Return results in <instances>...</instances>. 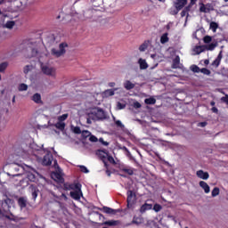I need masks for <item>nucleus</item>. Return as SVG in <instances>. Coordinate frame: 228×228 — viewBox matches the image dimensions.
Wrapping results in <instances>:
<instances>
[{"instance_id": "obj_48", "label": "nucleus", "mask_w": 228, "mask_h": 228, "mask_svg": "<svg viewBox=\"0 0 228 228\" xmlns=\"http://www.w3.org/2000/svg\"><path fill=\"white\" fill-rule=\"evenodd\" d=\"M107 159H108V162L109 163H112V165H115V159H113V157L112 156H110V155H109L108 157H107Z\"/></svg>"}, {"instance_id": "obj_54", "label": "nucleus", "mask_w": 228, "mask_h": 228, "mask_svg": "<svg viewBox=\"0 0 228 228\" xmlns=\"http://www.w3.org/2000/svg\"><path fill=\"white\" fill-rule=\"evenodd\" d=\"M206 126H208V122H206V121L199 123L200 127H206Z\"/></svg>"}, {"instance_id": "obj_50", "label": "nucleus", "mask_w": 228, "mask_h": 228, "mask_svg": "<svg viewBox=\"0 0 228 228\" xmlns=\"http://www.w3.org/2000/svg\"><path fill=\"white\" fill-rule=\"evenodd\" d=\"M134 108H135V110H138V109L142 108V103L138 102H134Z\"/></svg>"}, {"instance_id": "obj_39", "label": "nucleus", "mask_w": 228, "mask_h": 228, "mask_svg": "<svg viewBox=\"0 0 228 228\" xmlns=\"http://www.w3.org/2000/svg\"><path fill=\"white\" fill-rule=\"evenodd\" d=\"M113 120H114V122H115L117 127H120V129H124L125 126H124V124H122V121H120V120H116L115 118H113Z\"/></svg>"}, {"instance_id": "obj_5", "label": "nucleus", "mask_w": 228, "mask_h": 228, "mask_svg": "<svg viewBox=\"0 0 228 228\" xmlns=\"http://www.w3.org/2000/svg\"><path fill=\"white\" fill-rule=\"evenodd\" d=\"M81 183H65L63 184V189L66 191H69L70 190H73V191H76L77 190H79V188H81Z\"/></svg>"}, {"instance_id": "obj_44", "label": "nucleus", "mask_w": 228, "mask_h": 228, "mask_svg": "<svg viewBox=\"0 0 228 228\" xmlns=\"http://www.w3.org/2000/svg\"><path fill=\"white\" fill-rule=\"evenodd\" d=\"M89 141H91L92 142L95 143L97 142H99V139L97 138V136L95 135H89Z\"/></svg>"}, {"instance_id": "obj_8", "label": "nucleus", "mask_w": 228, "mask_h": 228, "mask_svg": "<svg viewBox=\"0 0 228 228\" xmlns=\"http://www.w3.org/2000/svg\"><path fill=\"white\" fill-rule=\"evenodd\" d=\"M149 202H152V200H146V202L140 208V213L143 214L146 211H151V209H152V203Z\"/></svg>"}, {"instance_id": "obj_45", "label": "nucleus", "mask_w": 228, "mask_h": 228, "mask_svg": "<svg viewBox=\"0 0 228 228\" xmlns=\"http://www.w3.org/2000/svg\"><path fill=\"white\" fill-rule=\"evenodd\" d=\"M200 12H201L202 13H208L206 5L204 4H201V5L200 7Z\"/></svg>"}, {"instance_id": "obj_18", "label": "nucleus", "mask_w": 228, "mask_h": 228, "mask_svg": "<svg viewBox=\"0 0 228 228\" xmlns=\"http://www.w3.org/2000/svg\"><path fill=\"white\" fill-rule=\"evenodd\" d=\"M102 211H103V213H106L107 215H117V210L109 207H103L102 208Z\"/></svg>"}, {"instance_id": "obj_4", "label": "nucleus", "mask_w": 228, "mask_h": 228, "mask_svg": "<svg viewBox=\"0 0 228 228\" xmlns=\"http://www.w3.org/2000/svg\"><path fill=\"white\" fill-rule=\"evenodd\" d=\"M54 160V157H53V153L51 151H48L43 158L42 164L45 167H50L52 165L53 161Z\"/></svg>"}, {"instance_id": "obj_1", "label": "nucleus", "mask_w": 228, "mask_h": 228, "mask_svg": "<svg viewBox=\"0 0 228 228\" xmlns=\"http://www.w3.org/2000/svg\"><path fill=\"white\" fill-rule=\"evenodd\" d=\"M13 206V200L10 198H6L2 200V209L0 208V216H4L7 220H12V222H16L17 219L12 218L10 216L6 215V213L10 212V209Z\"/></svg>"}, {"instance_id": "obj_43", "label": "nucleus", "mask_w": 228, "mask_h": 228, "mask_svg": "<svg viewBox=\"0 0 228 228\" xmlns=\"http://www.w3.org/2000/svg\"><path fill=\"white\" fill-rule=\"evenodd\" d=\"M83 131H81V127L79 126H75L73 129V133H75V134H81Z\"/></svg>"}, {"instance_id": "obj_63", "label": "nucleus", "mask_w": 228, "mask_h": 228, "mask_svg": "<svg viewBox=\"0 0 228 228\" xmlns=\"http://www.w3.org/2000/svg\"><path fill=\"white\" fill-rule=\"evenodd\" d=\"M216 102L214 101L210 102V106H215Z\"/></svg>"}, {"instance_id": "obj_21", "label": "nucleus", "mask_w": 228, "mask_h": 228, "mask_svg": "<svg viewBox=\"0 0 228 228\" xmlns=\"http://www.w3.org/2000/svg\"><path fill=\"white\" fill-rule=\"evenodd\" d=\"M216 47H218L217 42L211 43L209 45H205V49H207V51H215V48Z\"/></svg>"}, {"instance_id": "obj_10", "label": "nucleus", "mask_w": 228, "mask_h": 228, "mask_svg": "<svg viewBox=\"0 0 228 228\" xmlns=\"http://www.w3.org/2000/svg\"><path fill=\"white\" fill-rule=\"evenodd\" d=\"M188 4V0H175L173 5L175 8H184V6Z\"/></svg>"}, {"instance_id": "obj_46", "label": "nucleus", "mask_w": 228, "mask_h": 228, "mask_svg": "<svg viewBox=\"0 0 228 228\" xmlns=\"http://www.w3.org/2000/svg\"><path fill=\"white\" fill-rule=\"evenodd\" d=\"M99 142H100V143H101L102 145H104L105 147H108V145H110V142L104 141V139H103L102 137H101V138L99 139Z\"/></svg>"}, {"instance_id": "obj_56", "label": "nucleus", "mask_w": 228, "mask_h": 228, "mask_svg": "<svg viewBox=\"0 0 228 228\" xmlns=\"http://www.w3.org/2000/svg\"><path fill=\"white\" fill-rule=\"evenodd\" d=\"M102 162H103V164H104L105 168L108 170L110 165H109L108 162H107L106 160H104V159L102 160Z\"/></svg>"}, {"instance_id": "obj_28", "label": "nucleus", "mask_w": 228, "mask_h": 228, "mask_svg": "<svg viewBox=\"0 0 228 228\" xmlns=\"http://www.w3.org/2000/svg\"><path fill=\"white\" fill-rule=\"evenodd\" d=\"M144 102L145 104H156V99L154 97L146 98Z\"/></svg>"}, {"instance_id": "obj_31", "label": "nucleus", "mask_w": 228, "mask_h": 228, "mask_svg": "<svg viewBox=\"0 0 228 228\" xmlns=\"http://www.w3.org/2000/svg\"><path fill=\"white\" fill-rule=\"evenodd\" d=\"M117 224H118V222L115 221V220L106 221L104 223L105 225H109L110 227L115 226V225H117Z\"/></svg>"}, {"instance_id": "obj_19", "label": "nucleus", "mask_w": 228, "mask_h": 228, "mask_svg": "<svg viewBox=\"0 0 228 228\" xmlns=\"http://www.w3.org/2000/svg\"><path fill=\"white\" fill-rule=\"evenodd\" d=\"M138 63L140 65L141 70H145V69H149V64H147V61H145L143 59H139Z\"/></svg>"}, {"instance_id": "obj_6", "label": "nucleus", "mask_w": 228, "mask_h": 228, "mask_svg": "<svg viewBox=\"0 0 228 228\" xmlns=\"http://www.w3.org/2000/svg\"><path fill=\"white\" fill-rule=\"evenodd\" d=\"M92 115L95 117L96 120H102L106 118V114L102 109H94L92 111Z\"/></svg>"}, {"instance_id": "obj_9", "label": "nucleus", "mask_w": 228, "mask_h": 228, "mask_svg": "<svg viewBox=\"0 0 228 228\" xmlns=\"http://www.w3.org/2000/svg\"><path fill=\"white\" fill-rule=\"evenodd\" d=\"M43 74H45L46 76H52V77H54L56 76V71L53 68H49L47 66H44L42 68Z\"/></svg>"}, {"instance_id": "obj_20", "label": "nucleus", "mask_w": 228, "mask_h": 228, "mask_svg": "<svg viewBox=\"0 0 228 228\" xmlns=\"http://www.w3.org/2000/svg\"><path fill=\"white\" fill-rule=\"evenodd\" d=\"M123 86L126 90H133V88H134L135 86V85L132 83L130 80H126Z\"/></svg>"}, {"instance_id": "obj_36", "label": "nucleus", "mask_w": 228, "mask_h": 228, "mask_svg": "<svg viewBox=\"0 0 228 228\" xmlns=\"http://www.w3.org/2000/svg\"><path fill=\"white\" fill-rule=\"evenodd\" d=\"M18 90H19V92H26V90H28V85L20 84Z\"/></svg>"}, {"instance_id": "obj_14", "label": "nucleus", "mask_w": 228, "mask_h": 228, "mask_svg": "<svg viewBox=\"0 0 228 228\" xmlns=\"http://www.w3.org/2000/svg\"><path fill=\"white\" fill-rule=\"evenodd\" d=\"M32 101L36 102V104H44V102H42V95H40L38 93H36L32 96Z\"/></svg>"}, {"instance_id": "obj_59", "label": "nucleus", "mask_w": 228, "mask_h": 228, "mask_svg": "<svg viewBox=\"0 0 228 228\" xmlns=\"http://www.w3.org/2000/svg\"><path fill=\"white\" fill-rule=\"evenodd\" d=\"M211 110L213 113H218V109L216 107H213Z\"/></svg>"}, {"instance_id": "obj_22", "label": "nucleus", "mask_w": 228, "mask_h": 228, "mask_svg": "<svg viewBox=\"0 0 228 228\" xmlns=\"http://www.w3.org/2000/svg\"><path fill=\"white\" fill-rule=\"evenodd\" d=\"M149 44H151V41H149V40L144 41L143 44H142V45L139 46V51H140L141 53L145 52V50L147 49V47H149Z\"/></svg>"}, {"instance_id": "obj_58", "label": "nucleus", "mask_w": 228, "mask_h": 228, "mask_svg": "<svg viewBox=\"0 0 228 228\" xmlns=\"http://www.w3.org/2000/svg\"><path fill=\"white\" fill-rule=\"evenodd\" d=\"M105 172H106L108 177H111V171L110 169H106Z\"/></svg>"}, {"instance_id": "obj_55", "label": "nucleus", "mask_w": 228, "mask_h": 228, "mask_svg": "<svg viewBox=\"0 0 228 228\" xmlns=\"http://www.w3.org/2000/svg\"><path fill=\"white\" fill-rule=\"evenodd\" d=\"M186 15H188V12L183 9V10L181 12V17H186Z\"/></svg>"}, {"instance_id": "obj_16", "label": "nucleus", "mask_w": 228, "mask_h": 228, "mask_svg": "<svg viewBox=\"0 0 228 228\" xmlns=\"http://www.w3.org/2000/svg\"><path fill=\"white\" fill-rule=\"evenodd\" d=\"M179 65H181V57L176 55L175 58L173 60L172 69H179Z\"/></svg>"}, {"instance_id": "obj_53", "label": "nucleus", "mask_w": 228, "mask_h": 228, "mask_svg": "<svg viewBox=\"0 0 228 228\" xmlns=\"http://www.w3.org/2000/svg\"><path fill=\"white\" fill-rule=\"evenodd\" d=\"M54 175L56 179H58L59 181H63V177H61V175L55 173Z\"/></svg>"}, {"instance_id": "obj_37", "label": "nucleus", "mask_w": 228, "mask_h": 228, "mask_svg": "<svg viewBox=\"0 0 228 228\" xmlns=\"http://www.w3.org/2000/svg\"><path fill=\"white\" fill-rule=\"evenodd\" d=\"M69 118V114H62L61 116L58 117V121L59 122H65Z\"/></svg>"}, {"instance_id": "obj_38", "label": "nucleus", "mask_w": 228, "mask_h": 228, "mask_svg": "<svg viewBox=\"0 0 228 228\" xmlns=\"http://www.w3.org/2000/svg\"><path fill=\"white\" fill-rule=\"evenodd\" d=\"M8 68V62H2L0 63V72H4Z\"/></svg>"}, {"instance_id": "obj_51", "label": "nucleus", "mask_w": 228, "mask_h": 228, "mask_svg": "<svg viewBox=\"0 0 228 228\" xmlns=\"http://www.w3.org/2000/svg\"><path fill=\"white\" fill-rule=\"evenodd\" d=\"M203 46H197L196 50H197V54H200V53L204 52V49L202 48Z\"/></svg>"}, {"instance_id": "obj_40", "label": "nucleus", "mask_w": 228, "mask_h": 228, "mask_svg": "<svg viewBox=\"0 0 228 228\" xmlns=\"http://www.w3.org/2000/svg\"><path fill=\"white\" fill-rule=\"evenodd\" d=\"M212 40H213V37H211V36H205L203 37L204 44H211Z\"/></svg>"}, {"instance_id": "obj_11", "label": "nucleus", "mask_w": 228, "mask_h": 228, "mask_svg": "<svg viewBox=\"0 0 228 228\" xmlns=\"http://www.w3.org/2000/svg\"><path fill=\"white\" fill-rule=\"evenodd\" d=\"M196 175L200 178V179H203L204 181H208V179H209V173L208 172H204V170H198L196 172Z\"/></svg>"}, {"instance_id": "obj_60", "label": "nucleus", "mask_w": 228, "mask_h": 228, "mask_svg": "<svg viewBox=\"0 0 228 228\" xmlns=\"http://www.w3.org/2000/svg\"><path fill=\"white\" fill-rule=\"evenodd\" d=\"M109 86H110V88H113V86H115V82H110V83H109Z\"/></svg>"}, {"instance_id": "obj_64", "label": "nucleus", "mask_w": 228, "mask_h": 228, "mask_svg": "<svg viewBox=\"0 0 228 228\" xmlns=\"http://www.w3.org/2000/svg\"><path fill=\"white\" fill-rule=\"evenodd\" d=\"M61 197H63L64 199H67V195H65V193H62Z\"/></svg>"}, {"instance_id": "obj_34", "label": "nucleus", "mask_w": 228, "mask_h": 228, "mask_svg": "<svg viewBox=\"0 0 228 228\" xmlns=\"http://www.w3.org/2000/svg\"><path fill=\"white\" fill-rule=\"evenodd\" d=\"M218 195H220V188L215 187L212 190V197H218Z\"/></svg>"}, {"instance_id": "obj_15", "label": "nucleus", "mask_w": 228, "mask_h": 228, "mask_svg": "<svg viewBox=\"0 0 228 228\" xmlns=\"http://www.w3.org/2000/svg\"><path fill=\"white\" fill-rule=\"evenodd\" d=\"M18 205L20 209H24L28 206V200L24 197H20L18 199Z\"/></svg>"}, {"instance_id": "obj_61", "label": "nucleus", "mask_w": 228, "mask_h": 228, "mask_svg": "<svg viewBox=\"0 0 228 228\" xmlns=\"http://www.w3.org/2000/svg\"><path fill=\"white\" fill-rule=\"evenodd\" d=\"M133 224H138V217H134Z\"/></svg>"}, {"instance_id": "obj_52", "label": "nucleus", "mask_w": 228, "mask_h": 228, "mask_svg": "<svg viewBox=\"0 0 228 228\" xmlns=\"http://www.w3.org/2000/svg\"><path fill=\"white\" fill-rule=\"evenodd\" d=\"M191 8H192V5H191V4H189L187 6H185V7L183 8V10L188 13V12L191 10Z\"/></svg>"}, {"instance_id": "obj_13", "label": "nucleus", "mask_w": 228, "mask_h": 228, "mask_svg": "<svg viewBox=\"0 0 228 228\" xmlns=\"http://www.w3.org/2000/svg\"><path fill=\"white\" fill-rule=\"evenodd\" d=\"M119 172H124V174H126L127 175H133L134 174V169L127 167H120Z\"/></svg>"}, {"instance_id": "obj_25", "label": "nucleus", "mask_w": 228, "mask_h": 228, "mask_svg": "<svg viewBox=\"0 0 228 228\" xmlns=\"http://www.w3.org/2000/svg\"><path fill=\"white\" fill-rule=\"evenodd\" d=\"M209 28L212 29L213 33H216V29H218V23L211 21Z\"/></svg>"}, {"instance_id": "obj_12", "label": "nucleus", "mask_w": 228, "mask_h": 228, "mask_svg": "<svg viewBox=\"0 0 228 228\" xmlns=\"http://www.w3.org/2000/svg\"><path fill=\"white\" fill-rule=\"evenodd\" d=\"M222 58H224V55L222 54V51L219 52L217 57L216 58L215 61H213L212 62V67H216V69H217V67H220V63L222 61Z\"/></svg>"}, {"instance_id": "obj_29", "label": "nucleus", "mask_w": 228, "mask_h": 228, "mask_svg": "<svg viewBox=\"0 0 228 228\" xmlns=\"http://www.w3.org/2000/svg\"><path fill=\"white\" fill-rule=\"evenodd\" d=\"M37 197H38V189L37 187L32 188V199L33 200H37Z\"/></svg>"}, {"instance_id": "obj_30", "label": "nucleus", "mask_w": 228, "mask_h": 228, "mask_svg": "<svg viewBox=\"0 0 228 228\" xmlns=\"http://www.w3.org/2000/svg\"><path fill=\"white\" fill-rule=\"evenodd\" d=\"M181 10H183L182 8H178V7H175V9H170V15H177V13H179V12H181Z\"/></svg>"}, {"instance_id": "obj_27", "label": "nucleus", "mask_w": 228, "mask_h": 228, "mask_svg": "<svg viewBox=\"0 0 228 228\" xmlns=\"http://www.w3.org/2000/svg\"><path fill=\"white\" fill-rule=\"evenodd\" d=\"M81 135L84 140H86V138H88V136L92 135V133L88 130H84L81 132Z\"/></svg>"}, {"instance_id": "obj_41", "label": "nucleus", "mask_w": 228, "mask_h": 228, "mask_svg": "<svg viewBox=\"0 0 228 228\" xmlns=\"http://www.w3.org/2000/svg\"><path fill=\"white\" fill-rule=\"evenodd\" d=\"M200 72H201V74H204L205 76L211 75V70L208 69L207 68L200 69Z\"/></svg>"}, {"instance_id": "obj_32", "label": "nucleus", "mask_w": 228, "mask_h": 228, "mask_svg": "<svg viewBox=\"0 0 228 228\" xmlns=\"http://www.w3.org/2000/svg\"><path fill=\"white\" fill-rule=\"evenodd\" d=\"M191 70L196 74H199L200 72V68L195 64L191 66Z\"/></svg>"}, {"instance_id": "obj_57", "label": "nucleus", "mask_w": 228, "mask_h": 228, "mask_svg": "<svg viewBox=\"0 0 228 228\" xmlns=\"http://www.w3.org/2000/svg\"><path fill=\"white\" fill-rule=\"evenodd\" d=\"M197 4V0H191V2H190V5L191 6H193L194 4Z\"/></svg>"}, {"instance_id": "obj_23", "label": "nucleus", "mask_w": 228, "mask_h": 228, "mask_svg": "<svg viewBox=\"0 0 228 228\" xmlns=\"http://www.w3.org/2000/svg\"><path fill=\"white\" fill-rule=\"evenodd\" d=\"M115 90L117 89H107L103 92L104 97H112V95H115Z\"/></svg>"}, {"instance_id": "obj_17", "label": "nucleus", "mask_w": 228, "mask_h": 228, "mask_svg": "<svg viewBox=\"0 0 228 228\" xmlns=\"http://www.w3.org/2000/svg\"><path fill=\"white\" fill-rule=\"evenodd\" d=\"M200 188H202V190H204L205 193H209L211 191V189L208 186V183H206L204 181L200 182Z\"/></svg>"}, {"instance_id": "obj_3", "label": "nucleus", "mask_w": 228, "mask_h": 228, "mask_svg": "<svg viewBox=\"0 0 228 228\" xmlns=\"http://www.w3.org/2000/svg\"><path fill=\"white\" fill-rule=\"evenodd\" d=\"M127 198H126V202H127V208L131 209L133 206H134V202H136V193L131 190L127 191L126 192Z\"/></svg>"}, {"instance_id": "obj_35", "label": "nucleus", "mask_w": 228, "mask_h": 228, "mask_svg": "<svg viewBox=\"0 0 228 228\" xmlns=\"http://www.w3.org/2000/svg\"><path fill=\"white\" fill-rule=\"evenodd\" d=\"M13 26H15V21L12 20L7 21L5 24V28H7V29H13Z\"/></svg>"}, {"instance_id": "obj_33", "label": "nucleus", "mask_w": 228, "mask_h": 228, "mask_svg": "<svg viewBox=\"0 0 228 228\" xmlns=\"http://www.w3.org/2000/svg\"><path fill=\"white\" fill-rule=\"evenodd\" d=\"M161 209H163V207L160 204L156 203L153 206V211H155V213H159V211H161Z\"/></svg>"}, {"instance_id": "obj_47", "label": "nucleus", "mask_w": 228, "mask_h": 228, "mask_svg": "<svg viewBox=\"0 0 228 228\" xmlns=\"http://www.w3.org/2000/svg\"><path fill=\"white\" fill-rule=\"evenodd\" d=\"M80 171L83 172V174H88V172H90L85 166H80Z\"/></svg>"}, {"instance_id": "obj_42", "label": "nucleus", "mask_w": 228, "mask_h": 228, "mask_svg": "<svg viewBox=\"0 0 228 228\" xmlns=\"http://www.w3.org/2000/svg\"><path fill=\"white\" fill-rule=\"evenodd\" d=\"M33 69L31 65H26L23 69L24 74H29L30 70Z\"/></svg>"}, {"instance_id": "obj_2", "label": "nucleus", "mask_w": 228, "mask_h": 228, "mask_svg": "<svg viewBox=\"0 0 228 228\" xmlns=\"http://www.w3.org/2000/svg\"><path fill=\"white\" fill-rule=\"evenodd\" d=\"M67 47H69V45H67V43H61L59 45V50L56 48H53L51 50L52 56H54L55 58H60V57L63 56V54H65V53H67V51L65 50V49H67Z\"/></svg>"}, {"instance_id": "obj_26", "label": "nucleus", "mask_w": 228, "mask_h": 228, "mask_svg": "<svg viewBox=\"0 0 228 228\" xmlns=\"http://www.w3.org/2000/svg\"><path fill=\"white\" fill-rule=\"evenodd\" d=\"M168 33H165L160 37V44H167L168 42Z\"/></svg>"}, {"instance_id": "obj_49", "label": "nucleus", "mask_w": 228, "mask_h": 228, "mask_svg": "<svg viewBox=\"0 0 228 228\" xmlns=\"http://www.w3.org/2000/svg\"><path fill=\"white\" fill-rule=\"evenodd\" d=\"M117 107H118V109H119V110H124V109L126 108V104H124V103L118 102V104H117Z\"/></svg>"}, {"instance_id": "obj_24", "label": "nucleus", "mask_w": 228, "mask_h": 228, "mask_svg": "<svg viewBox=\"0 0 228 228\" xmlns=\"http://www.w3.org/2000/svg\"><path fill=\"white\" fill-rule=\"evenodd\" d=\"M55 127H56V129H59V131H65V123H63L61 121H58L55 124Z\"/></svg>"}, {"instance_id": "obj_7", "label": "nucleus", "mask_w": 228, "mask_h": 228, "mask_svg": "<svg viewBox=\"0 0 228 228\" xmlns=\"http://www.w3.org/2000/svg\"><path fill=\"white\" fill-rule=\"evenodd\" d=\"M69 195L74 200H79L81 197H83V191H81V187H78L76 191H70Z\"/></svg>"}, {"instance_id": "obj_62", "label": "nucleus", "mask_w": 228, "mask_h": 228, "mask_svg": "<svg viewBox=\"0 0 228 228\" xmlns=\"http://www.w3.org/2000/svg\"><path fill=\"white\" fill-rule=\"evenodd\" d=\"M204 63H205L206 65H209V60H205V61H204Z\"/></svg>"}]
</instances>
